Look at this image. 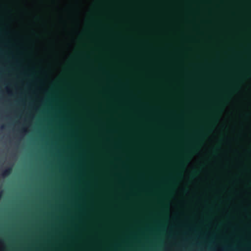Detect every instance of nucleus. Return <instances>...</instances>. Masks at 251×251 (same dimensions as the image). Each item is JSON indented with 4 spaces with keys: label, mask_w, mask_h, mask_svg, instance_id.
<instances>
[{
    "label": "nucleus",
    "mask_w": 251,
    "mask_h": 251,
    "mask_svg": "<svg viewBox=\"0 0 251 251\" xmlns=\"http://www.w3.org/2000/svg\"><path fill=\"white\" fill-rule=\"evenodd\" d=\"M224 251V249H221L219 250V251Z\"/></svg>",
    "instance_id": "0eeeda50"
},
{
    "label": "nucleus",
    "mask_w": 251,
    "mask_h": 251,
    "mask_svg": "<svg viewBox=\"0 0 251 251\" xmlns=\"http://www.w3.org/2000/svg\"><path fill=\"white\" fill-rule=\"evenodd\" d=\"M43 98H41V100L43 101Z\"/></svg>",
    "instance_id": "6e6552de"
},
{
    "label": "nucleus",
    "mask_w": 251,
    "mask_h": 251,
    "mask_svg": "<svg viewBox=\"0 0 251 251\" xmlns=\"http://www.w3.org/2000/svg\"><path fill=\"white\" fill-rule=\"evenodd\" d=\"M5 89L6 90V91L7 94L9 96H13V92L12 90L11 89V88L9 86H6Z\"/></svg>",
    "instance_id": "f03ea898"
},
{
    "label": "nucleus",
    "mask_w": 251,
    "mask_h": 251,
    "mask_svg": "<svg viewBox=\"0 0 251 251\" xmlns=\"http://www.w3.org/2000/svg\"><path fill=\"white\" fill-rule=\"evenodd\" d=\"M16 62L18 65H19V62L17 60H16Z\"/></svg>",
    "instance_id": "423d86ee"
},
{
    "label": "nucleus",
    "mask_w": 251,
    "mask_h": 251,
    "mask_svg": "<svg viewBox=\"0 0 251 251\" xmlns=\"http://www.w3.org/2000/svg\"><path fill=\"white\" fill-rule=\"evenodd\" d=\"M0 248L2 250H3L4 249L5 246H4V243L3 240L0 239Z\"/></svg>",
    "instance_id": "7ed1b4c3"
},
{
    "label": "nucleus",
    "mask_w": 251,
    "mask_h": 251,
    "mask_svg": "<svg viewBox=\"0 0 251 251\" xmlns=\"http://www.w3.org/2000/svg\"><path fill=\"white\" fill-rule=\"evenodd\" d=\"M22 130H23V132L24 134H26L28 132V128L27 127H24L23 129H22Z\"/></svg>",
    "instance_id": "20e7f679"
},
{
    "label": "nucleus",
    "mask_w": 251,
    "mask_h": 251,
    "mask_svg": "<svg viewBox=\"0 0 251 251\" xmlns=\"http://www.w3.org/2000/svg\"><path fill=\"white\" fill-rule=\"evenodd\" d=\"M4 128V125H2V126H1V129H3Z\"/></svg>",
    "instance_id": "39448f33"
},
{
    "label": "nucleus",
    "mask_w": 251,
    "mask_h": 251,
    "mask_svg": "<svg viewBox=\"0 0 251 251\" xmlns=\"http://www.w3.org/2000/svg\"><path fill=\"white\" fill-rule=\"evenodd\" d=\"M11 171H12L11 167L6 168L2 171V172L1 173V176L2 177L4 178V177L8 176L11 174Z\"/></svg>",
    "instance_id": "f257e3e1"
}]
</instances>
